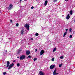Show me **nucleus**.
Instances as JSON below:
<instances>
[{
    "label": "nucleus",
    "mask_w": 75,
    "mask_h": 75,
    "mask_svg": "<svg viewBox=\"0 0 75 75\" xmlns=\"http://www.w3.org/2000/svg\"><path fill=\"white\" fill-rule=\"evenodd\" d=\"M47 3H48V1H46L44 4V5L45 6H46L47 5Z\"/></svg>",
    "instance_id": "obj_13"
},
{
    "label": "nucleus",
    "mask_w": 75,
    "mask_h": 75,
    "mask_svg": "<svg viewBox=\"0 0 75 75\" xmlns=\"http://www.w3.org/2000/svg\"><path fill=\"white\" fill-rule=\"evenodd\" d=\"M62 63H61V64H59V67L61 68L62 67Z\"/></svg>",
    "instance_id": "obj_18"
},
{
    "label": "nucleus",
    "mask_w": 75,
    "mask_h": 75,
    "mask_svg": "<svg viewBox=\"0 0 75 75\" xmlns=\"http://www.w3.org/2000/svg\"><path fill=\"white\" fill-rule=\"evenodd\" d=\"M11 23H13V21H12V20H10Z\"/></svg>",
    "instance_id": "obj_33"
},
{
    "label": "nucleus",
    "mask_w": 75,
    "mask_h": 75,
    "mask_svg": "<svg viewBox=\"0 0 75 75\" xmlns=\"http://www.w3.org/2000/svg\"><path fill=\"white\" fill-rule=\"evenodd\" d=\"M37 58H34L33 59L34 61H36V60H37Z\"/></svg>",
    "instance_id": "obj_21"
},
{
    "label": "nucleus",
    "mask_w": 75,
    "mask_h": 75,
    "mask_svg": "<svg viewBox=\"0 0 75 75\" xmlns=\"http://www.w3.org/2000/svg\"><path fill=\"white\" fill-rule=\"evenodd\" d=\"M31 9H32L33 10V9H34V6H32L31 7Z\"/></svg>",
    "instance_id": "obj_32"
},
{
    "label": "nucleus",
    "mask_w": 75,
    "mask_h": 75,
    "mask_svg": "<svg viewBox=\"0 0 75 75\" xmlns=\"http://www.w3.org/2000/svg\"><path fill=\"white\" fill-rule=\"evenodd\" d=\"M39 74L40 75H45V74L42 72V71H40L39 72Z\"/></svg>",
    "instance_id": "obj_6"
},
{
    "label": "nucleus",
    "mask_w": 75,
    "mask_h": 75,
    "mask_svg": "<svg viewBox=\"0 0 75 75\" xmlns=\"http://www.w3.org/2000/svg\"><path fill=\"white\" fill-rule=\"evenodd\" d=\"M21 1H22V0H20V2H21Z\"/></svg>",
    "instance_id": "obj_42"
},
{
    "label": "nucleus",
    "mask_w": 75,
    "mask_h": 75,
    "mask_svg": "<svg viewBox=\"0 0 75 75\" xmlns=\"http://www.w3.org/2000/svg\"><path fill=\"white\" fill-rule=\"evenodd\" d=\"M16 62V60H14V61H13V62Z\"/></svg>",
    "instance_id": "obj_39"
},
{
    "label": "nucleus",
    "mask_w": 75,
    "mask_h": 75,
    "mask_svg": "<svg viewBox=\"0 0 75 75\" xmlns=\"http://www.w3.org/2000/svg\"><path fill=\"white\" fill-rule=\"evenodd\" d=\"M17 58H19V57L18 56L17 57Z\"/></svg>",
    "instance_id": "obj_40"
},
{
    "label": "nucleus",
    "mask_w": 75,
    "mask_h": 75,
    "mask_svg": "<svg viewBox=\"0 0 75 75\" xmlns=\"http://www.w3.org/2000/svg\"><path fill=\"white\" fill-rule=\"evenodd\" d=\"M57 49V47H55L54 48L53 50V52H55V51H56V49Z\"/></svg>",
    "instance_id": "obj_16"
},
{
    "label": "nucleus",
    "mask_w": 75,
    "mask_h": 75,
    "mask_svg": "<svg viewBox=\"0 0 75 75\" xmlns=\"http://www.w3.org/2000/svg\"><path fill=\"white\" fill-rule=\"evenodd\" d=\"M36 0V1H37V0Z\"/></svg>",
    "instance_id": "obj_44"
},
{
    "label": "nucleus",
    "mask_w": 75,
    "mask_h": 75,
    "mask_svg": "<svg viewBox=\"0 0 75 75\" xmlns=\"http://www.w3.org/2000/svg\"><path fill=\"white\" fill-rule=\"evenodd\" d=\"M54 75H56V71H54L53 72V74Z\"/></svg>",
    "instance_id": "obj_19"
},
{
    "label": "nucleus",
    "mask_w": 75,
    "mask_h": 75,
    "mask_svg": "<svg viewBox=\"0 0 75 75\" xmlns=\"http://www.w3.org/2000/svg\"><path fill=\"white\" fill-rule=\"evenodd\" d=\"M70 14H71V15H72V11H70Z\"/></svg>",
    "instance_id": "obj_17"
},
{
    "label": "nucleus",
    "mask_w": 75,
    "mask_h": 75,
    "mask_svg": "<svg viewBox=\"0 0 75 75\" xmlns=\"http://www.w3.org/2000/svg\"><path fill=\"white\" fill-rule=\"evenodd\" d=\"M58 73H56V75H58Z\"/></svg>",
    "instance_id": "obj_38"
},
{
    "label": "nucleus",
    "mask_w": 75,
    "mask_h": 75,
    "mask_svg": "<svg viewBox=\"0 0 75 75\" xmlns=\"http://www.w3.org/2000/svg\"><path fill=\"white\" fill-rule=\"evenodd\" d=\"M38 35H39V34L38 33H36L35 34V35L36 36H38Z\"/></svg>",
    "instance_id": "obj_20"
},
{
    "label": "nucleus",
    "mask_w": 75,
    "mask_h": 75,
    "mask_svg": "<svg viewBox=\"0 0 75 75\" xmlns=\"http://www.w3.org/2000/svg\"><path fill=\"white\" fill-rule=\"evenodd\" d=\"M1 11L0 10V13Z\"/></svg>",
    "instance_id": "obj_43"
},
{
    "label": "nucleus",
    "mask_w": 75,
    "mask_h": 75,
    "mask_svg": "<svg viewBox=\"0 0 75 75\" xmlns=\"http://www.w3.org/2000/svg\"><path fill=\"white\" fill-rule=\"evenodd\" d=\"M55 65H51L50 66V69H53L54 68V67H55Z\"/></svg>",
    "instance_id": "obj_7"
},
{
    "label": "nucleus",
    "mask_w": 75,
    "mask_h": 75,
    "mask_svg": "<svg viewBox=\"0 0 75 75\" xmlns=\"http://www.w3.org/2000/svg\"><path fill=\"white\" fill-rule=\"evenodd\" d=\"M14 64L12 63V64H10L9 66V67L8 68V69H11V68L13 67L14 66Z\"/></svg>",
    "instance_id": "obj_4"
},
{
    "label": "nucleus",
    "mask_w": 75,
    "mask_h": 75,
    "mask_svg": "<svg viewBox=\"0 0 75 75\" xmlns=\"http://www.w3.org/2000/svg\"><path fill=\"white\" fill-rule=\"evenodd\" d=\"M52 61H54V58L53 57L52 59Z\"/></svg>",
    "instance_id": "obj_27"
},
{
    "label": "nucleus",
    "mask_w": 75,
    "mask_h": 75,
    "mask_svg": "<svg viewBox=\"0 0 75 75\" xmlns=\"http://www.w3.org/2000/svg\"><path fill=\"white\" fill-rule=\"evenodd\" d=\"M14 64L12 63V64H10L9 66V67L8 68V69H11V68L13 67L14 66Z\"/></svg>",
    "instance_id": "obj_3"
},
{
    "label": "nucleus",
    "mask_w": 75,
    "mask_h": 75,
    "mask_svg": "<svg viewBox=\"0 0 75 75\" xmlns=\"http://www.w3.org/2000/svg\"><path fill=\"white\" fill-rule=\"evenodd\" d=\"M57 0H54L53 1V2H56V1H57Z\"/></svg>",
    "instance_id": "obj_30"
},
{
    "label": "nucleus",
    "mask_w": 75,
    "mask_h": 75,
    "mask_svg": "<svg viewBox=\"0 0 75 75\" xmlns=\"http://www.w3.org/2000/svg\"><path fill=\"white\" fill-rule=\"evenodd\" d=\"M22 50H19L18 51L17 54H20L21 53V51Z\"/></svg>",
    "instance_id": "obj_14"
},
{
    "label": "nucleus",
    "mask_w": 75,
    "mask_h": 75,
    "mask_svg": "<svg viewBox=\"0 0 75 75\" xmlns=\"http://www.w3.org/2000/svg\"><path fill=\"white\" fill-rule=\"evenodd\" d=\"M37 49H35V52H37Z\"/></svg>",
    "instance_id": "obj_35"
},
{
    "label": "nucleus",
    "mask_w": 75,
    "mask_h": 75,
    "mask_svg": "<svg viewBox=\"0 0 75 75\" xmlns=\"http://www.w3.org/2000/svg\"><path fill=\"white\" fill-rule=\"evenodd\" d=\"M72 29H71V28H70L69 29V31L70 32H72Z\"/></svg>",
    "instance_id": "obj_22"
},
{
    "label": "nucleus",
    "mask_w": 75,
    "mask_h": 75,
    "mask_svg": "<svg viewBox=\"0 0 75 75\" xmlns=\"http://www.w3.org/2000/svg\"><path fill=\"white\" fill-rule=\"evenodd\" d=\"M24 27L27 28L28 30H29V25L27 23L25 24L24 25Z\"/></svg>",
    "instance_id": "obj_2"
},
{
    "label": "nucleus",
    "mask_w": 75,
    "mask_h": 75,
    "mask_svg": "<svg viewBox=\"0 0 75 75\" xmlns=\"http://www.w3.org/2000/svg\"><path fill=\"white\" fill-rule=\"evenodd\" d=\"M28 58H31V56L29 55L28 57Z\"/></svg>",
    "instance_id": "obj_31"
},
{
    "label": "nucleus",
    "mask_w": 75,
    "mask_h": 75,
    "mask_svg": "<svg viewBox=\"0 0 75 75\" xmlns=\"http://www.w3.org/2000/svg\"><path fill=\"white\" fill-rule=\"evenodd\" d=\"M65 1H68V0H65Z\"/></svg>",
    "instance_id": "obj_37"
},
{
    "label": "nucleus",
    "mask_w": 75,
    "mask_h": 75,
    "mask_svg": "<svg viewBox=\"0 0 75 75\" xmlns=\"http://www.w3.org/2000/svg\"><path fill=\"white\" fill-rule=\"evenodd\" d=\"M25 58V55H22L21 56L20 58V60H23V59H24Z\"/></svg>",
    "instance_id": "obj_1"
},
{
    "label": "nucleus",
    "mask_w": 75,
    "mask_h": 75,
    "mask_svg": "<svg viewBox=\"0 0 75 75\" xmlns=\"http://www.w3.org/2000/svg\"><path fill=\"white\" fill-rule=\"evenodd\" d=\"M21 35H23V34L24 33V30H22L21 32Z\"/></svg>",
    "instance_id": "obj_11"
},
{
    "label": "nucleus",
    "mask_w": 75,
    "mask_h": 75,
    "mask_svg": "<svg viewBox=\"0 0 75 75\" xmlns=\"http://www.w3.org/2000/svg\"><path fill=\"white\" fill-rule=\"evenodd\" d=\"M61 59H63L64 58V57L63 56H62L60 57Z\"/></svg>",
    "instance_id": "obj_28"
},
{
    "label": "nucleus",
    "mask_w": 75,
    "mask_h": 75,
    "mask_svg": "<svg viewBox=\"0 0 75 75\" xmlns=\"http://www.w3.org/2000/svg\"><path fill=\"white\" fill-rule=\"evenodd\" d=\"M67 32H65L64 33V35H63V37H65V35H67Z\"/></svg>",
    "instance_id": "obj_15"
},
{
    "label": "nucleus",
    "mask_w": 75,
    "mask_h": 75,
    "mask_svg": "<svg viewBox=\"0 0 75 75\" xmlns=\"http://www.w3.org/2000/svg\"><path fill=\"white\" fill-rule=\"evenodd\" d=\"M57 69L56 68H55L54 71H55L56 72V70Z\"/></svg>",
    "instance_id": "obj_34"
},
{
    "label": "nucleus",
    "mask_w": 75,
    "mask_h": 75,
    "mask_svg": "<svg viewBox=\"0 0 75 75\" xmlns=\"http://www.w3.org/2000/svg\"><path fill=\"white\" fill-rule=\"evenodd\" d=\"M13 8V5L12 4H11L8 7V10H11V8Z\"/></svg>",
    "instance_id": "obj_5"
},
{
    "label": "nucleus",
    "mask_w": 75,
    "mask_h": 75,
    "mask_svg": "<svg viewBox=\"0 0 75 75\" xmlns=\"http://www.w3.org/2000/svg\"><path fill=\"white\" fill-rule=\"evenodd\" d=\"M30 40H31L32 41H33V38H32L30 39Z\"/></svg>",
    "instance_id": "obj_36"
},
{
    "label": "nucleus",
    "mask_w": 75,
    "mask_h": 75,
    "mask_svg": "<svg viewBox=\"0 0 75 75\" xmlns=\"http://www.w3.org/2000/svg\"><path fill=\"white\" fill-rule=\"evenodd\" d=\"M68 29H66V32H65L66 33H67V32H68Z\"/></svg>",
    "instance_id": "obj_26"
},
{
    "label": "nucleus",
    "mask_w": 75,
    "mask_h": 75,
    "mask_svg": "<svg viewBox=\"0 0 75 75\" xmlns=\"http://www.w3.org/2000/svg\"><path fill=\"white\" fill-rule=\"evenodd\" d=\"M30 53H31V52H30V51L29 50H28V51H27V52H26V55H29V54H30Z\"/></svg>",
    "instance_id": "obj_10"
},
{
    "label": "nucleus",
    "mask_w": 75,
    "mask_h": 75,
    "mask_svg": "<svg viewBox=\"0 0 75 75\" xmlns=\"http://www.w3.org/2000/svg\"><path fill=\"white\" fill-rule=\"evenodd\" d=\"M10 62L9 61H7L6 63V67H8L9 65H10Z\"/></svg>",
    "instance_id": "obj_9"
},
{
    "label": "nucleus",
    "mask_w": 75,
    "mask_h": 75,
    "mask_svg": "<svg viewBox=\"0 0 75 75\" xmlns=\"http://www.w3.org/2000/svg\"><path fill=\"white\" fill-rule=\"evenodd\" d=\"M6 52H7V50H6Z\"/></svg>",
    "instance_id": "obj_41"
},
{
    "label": "nucleus",
    "mask_w": 75,
    "mask_h": 75,
    "mask_svg": "<svg viewBox=\"0 0 75 75\" xmlns=\"http://www.w3.org/2000/svg\"><path fill=\"white\" fill-rule=\"evenodd\" d=\"M17 67H20V64L19 63H18L17 64Z\"/></svg>",
    "instance_id": "obj_24"
},
{
    "label": "nucleus",
    "mask_w": 75,
    "mask_h": 75,
    "mask_svg": "<svg viewBox=\"0 0 75 75\" xmlns=\"http://www.w3.org/2000/svg\"><path fill=\"white\" fill-rule=\"evenodd\" d=\"M3 75H6V72H4L3 73Z\"/></svg>",
    "instance_id": "obj_29"
},
{
    "label": "nucleus",
    "mask_w": 75,
    "mask_h": 75,
    "mask_svg": "<svg viewBox=\"0 0 75 75\" xmlns=\"http://www.w3.org/2000/svg\"><path fill=\"white\" fill-rule=\"evenodd\" d=\"M72 35H70V36H69L70 38H72Z\"/></svg>",
    "instance_id": "obj_23"
},
{
    "label": "nucleus",
    "mask_w": 75,
    "mask_h": 75,
    "mask_svg": "<svg viewBox=\"0 0 75 75\" xmlns=\"http://www.w3.org/2000/svg\"><path fill=\"white\" fill-rule=\"evenodd\" d=\"M69 18H70V16H69V14H68L66 17V18L67 20H68V19H69Z\"/></svg>",
    "instance_id": "obj_12"
},
{
    "label": "nucleus",
    "mask_w": 75,
    "mask_h": 75,
    "mask_svg": "<svg viewBox=\"0 0 75 75\" xmlns=\"http://www.w3.org/2000/svg\"><path fill=\"white\" fill-rule=\"evenodd\" d=\"M44 52H45V51H44V50H42L40 52V55H42L44 54Z\"/></svg>",
    "instance_id": "obj_8"
},
{
    "label": "nucleus",
    "mask_w": 75,
    "mask_h": 75,
    "mask_svg": "<svg viewBox=\"0 0 75 75\" xmlns=\"http://www.w3.org/2000/svg\"><path fill=\"white\" fill-rule=\"evenodd\" d=\"M19 25V24H18V23H17L16 24V27H18V26Z\"/></svg>",
    "instance_id": "obj_25"
}]
</instances>
